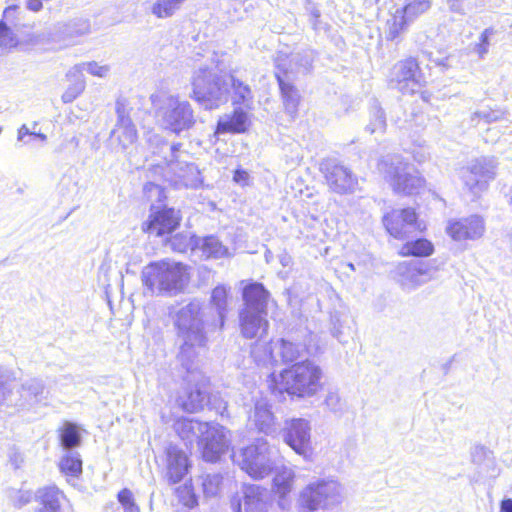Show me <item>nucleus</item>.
Wrapping results in <instances>:
<instances>
[{
	"mask_svg": "<svg viewBox=\"0 0 512 512\" xmlns=\"http://www.w3.org/2000/svg\"><path fill=\"white\" fill-rule=\"evenodd\" d=\"M186 0H156L150 7V12L157 19H167L180 10Z\"/></svg>",
	"mask_w": 512,
	"mask_h": 512,
	"instance_id": "38",
	"label": "nucleus"
},
{
	"mask_svg": "<svg viewBox=\"0 0 512 512\" xmlns=\"http://www.w3.org/2000/svg\"><path fill=\"white\" fill-rule=\"evenodd\" d=\"M59 469L66 477L78 478L82 473V460L77 451L68 450L62 455Z\"/></svg>",
	"mask_w": 512,
	"mask_h": 512,
	"instance_id": "35",
	"label": "nucleus"
},
{
	"mask_svg": "<svg viewBox=\"0 0 512 512\" xmlns=\"http://www.w3.org/2000/svg\"><path fill=\"white\" fill-rule=\"evenodd\" d=\"M41 506L38 512H60V501L63 498L61 491L55 487L45 488L40 496Z\"/></svg>",
	"mask_w": 512,
	"mask_h": 512,
	"instance_id": "37",
	"label": "nucleus"
},
{
	"mask_svg": "<svg viewBox=\"0 0 512 512\" xmlns=\"http://www.w3.org/2000/svg\"><path fill=\"white\" fill-rule=\"evenodd\" d=\"M207 392L196 385L194 388L187 389L185 393L178 398V404L183 410L194 413L201 410L206 402Z\"/></svg>",
	"mask_w": 512,
	"mask_h": 512,
	"instance_id": "30",
	"label": "nucleus"
},
{
	"mask_svg": "<svg viewBox=\"0 0 512 512\" xmlns=\"http://www.w3.org/2000/svg\"><path fill=\"white\" fill-rule=\"evenodd\" d=\"M18 9V6L7 7L3 12V20L1 22H6L7 25L14 24Z\"/></svg>",
	"mask_w": 512,
	"mask_h": 512,
	"instance_id": "55",
	"label": "nucleus"
},
{
	"mask_svg": "<svg viewBox=\"0 0 512 512\" xmlns=\"http://www.w3.org/2000/svg\"><path fill=\"white\" fill-rule=\"evenodd\" d=\"M118 501L123 507L124 512H140L129 489H123L118 493Z\"/></svg>",
	"mask_w": 512,
	"mask_h": 512,
	"instance_id": "49",
	"label": "nucleus"
},
{
	"mask_svg": "<svg viewBox=\"0 0 512 512\" xmlns=\"http://www.w3.org/2000/svg\"><path fill=\"white\" fill-rule=\"evenodd\" d=\"M56 33L62 39L72 40L75 37L86 35L90 32V24L87 20L75 19L55 26Z\"/></svg>",
	"mask_w": 512,
	"mask_h": 512,
	"instance_id": "34",
	"label": "nucleus"
},
{
	"mask_svg": "<svg viewBox=\"0 0 512 512\" xmlns=\"http://www.w3.org/2000/svg\"><path fill=\"white\" fill-rule=\"evenodd\" d=\"M295 478V471L289 467H281L273 477L272 490L278 496V505L282 509L289 505L287 496L294 488Z\"/></svg>",
	"mask_w": 512,
	"mask_h": 512,
	"instance_id": "27",
	"label": "nucleus"
},
{
	"mask_svg": "<svg viewBox=\"0 0 512 512\" xmlns=\"http://www.w3.org/2000/svg\"><path fill=\"white\" fill-rule=\"evenodd\" d=\"M377 169L396 193L417 194L424 187L425 181L420 174L397 155L383 157Z\"/></svg>",
	"mask_w": 512,
	"mask_h": 512,
	"instance_id": "7",
	"label": "nucleus"
},
{
	"mask_svg": "<svg viewBox=\"0 0 512 512\" xmlns=\"http://www.w3.org/2000/svg\"><path fill=\"white\" fill-rule=\"evenodd\" d=\"M17 44V39L6 22H0V46L10 48Z\"/></svg>",
	"mask_w": 512,
	"mask_h": 512,
	"instance_id": "51",
	"label": "nucleus"
},
{
	"mask_svg": "<svg viewBox=\"0 0 512 512\" xmlns=\"http://www.w3.org/2000/svg\"><path fill=\"white\" fill-rule=\"evenodd\" d=\"M382 222L386 231L396 239H405L413 230L426 228L413 208L393 209L383 216Z\"/></svg>",
	"mask_w": 512,
	"mask_h": 512,
	"instance_id": "12",
	"label": "nucleus"
},
{
	"mask_svg": "<svg viewBox=\"0 0 512 512\" xmlns=\"http://www.w3.org/2000/svg\"><path fill=\"white\" fill-rule=\"evenodd\" d=\"M398 282L406 290H415L436 279L437 267L425 262H402L396 269Z\"/></svg>",
	"mask_w": 512,
	"mask_h": 512,
	"instance_id": "15",
	"label": "nucleus"
},
{
	"mask_svg": "<svg viewBox=\"0 0 512 512\" xmlns=\"http://www.w3.org/2000/svg\"><path fill=\"white\" fill-rule=\"evenodd\" d=\"M147 142L151 146L159 147L160 145H165L164 140L157 134L148 133L147 134Z\"/></svg>",
	"mask_w": 512,
	"mask_h": 512,
	"instance_id": "58",
	"label": "nucleus"
},
{
	"mask_svg": "<svg viewBox=\"0 0 512 512\" xmlns=\"http://www.w3.org/2000/svg\"><path fill=\"white\" fill-rule=\"evenodd\" d=\"M423 160H424V157H421V158H418V159H417V161H418V162H421V161H423Z\"/></svg>",
	"mask_w": 512,
	"mask_h": 512,
	"instance_id": "64",
	"label": "nucleus"
},
{
	"mask_svg": "<svg viewBox=\"0 0 512 512\" xmlns=\"http://www.w3.org/2000/svg\"><path fill=\"white\" fill-rule=\"evenodd\" d=\"M30 501V495H26L25 498H22L21 505H24Z\"/></svg>",
	"mask_w": 512,
	"mask_h": 512,
	"instance_id": "61",
	"label": "nucleus"
},
{
	"mask_svg": "<svg viewBox=\"0 0 512 512\" xmlns=\"http://www.w3.org/2000/svg\"><path fill=\"white\" fill-rule=\"evenodd\" d=\"M228 289L225 286L219 285L212 291L211 302L216 307L220 317L221 327L224 324V317L227 308Z\"/></svg>",
	"mask_w": 512,
	"mask_h": 512,
	"instance_id": "43",
	"label": "nucleus"
},
{
	"mask_svg": "<svg viewBox=\"0 0 512 512\" xmlns=\"http://www.w3.org/2000/svg\"><path fill=\"white\" fill-rule=\"evenodd\" d=\"M84 72H87L95 77L104 78L109 74L110 67L108 65H103L95 61L82 62L70 68L68 70V75L83 77Z\"/></svg>",
	"mask_w": 512,
	"mask_h": 512,
	"instance_id": "39",
	"label": "nucleus"
},
{
	"mask_svg": "<svg viewBox=\"0 0 512 512\" xmlns=\"http://www.w3.org/2000/svg\"><path fill=\"white\" fill-rule=\"evenodd\" d=\"M21 398L23 403L20 405L43 402L46 399L44 383L38 379L25 381L21 386Z\"/></svg>",
	"mask_w": 512,
	"mask_h": 512,
	"instance_id": "33",
	"label": "nucleus"
},
{
	"mask_svg": "<svg viewBox=\"0 0 512 512\" xmlns=\"http://www.w3.org/2000/svg\"><path fill=\"white\" fill-rule=\"evenodd\" d=\"M164 179L176 187L197 189L203 185V178L192 156L181 149L180 144L172 145L164 157Z\"/></svg>",
	"mask_w": 512,
	"mask_h": 512,
	"instance_id": "6",
	"label": "nucleus"
},
{
	"mask_svg": "<svg viewBox=\"0 0 512 512\" xmlns=\"http://www.w3.org/2000/svg\"><path fill=\"white\" fill-rule=\"evenodd\" d=\"M271 408L268 400L260 397L255 400L248 416L249 423L266 435H271L277 430L276 418Z\"/></svg>",
	"mask_w": 512,
	"mask_h": 512,
	"instance_id": "21",
	"label": "nucleus"
},
{
	"mask_svg": "<svg viewBox=\"0 0 512 512\" xmlns=\"http://www.w3.org/2000/svg\"><path fill=\"white\" fill-rule=\"evenodd\" d=\"M196 249L202 252V256L205 258L220 259L224 257H230L232 254L229 249L222 245V243L214 236H208L204 238H198L195 240Z\"/></svg>",
	"mask_w": 512,
	"mask_h": 512,
	"instance_id": "31",
	"label": "nucleus"
},
{
	"mask_svg": "<svg viewBox=\"0 0 512 512\" xmlns=\"http://www.w3.org/2000/svg\"><path fill=\"white\" fill-rule=\"evenodd\" d=\"M166 454V477L172 484L180 482L188 472L189 460L187 454L174 445H169Z\"/></svg>",
	"mask_w": 512,
	"mask_h": 512,
	"instance_id": "22",
	"label": "nucleus"
},
{
	"mask_svg": "<svg viewBox=\"0 0 512 512\" xmlns=\"http://www.w3.org/2000/svg\"><path fill=\"white\" fill-rule=\"evenodd\" d=\"M144 193L151 201L161 202L166 197L164 189L153 182H149L144 186Z\"/></svg>",
	"mask_w": 512,
	"mask_h": 512,
	"instance_id": "52",
	"label": "nucleus"
},
{
	"mask_svg": "<svg viewBox=\"0 0 512 512\" xmlns=\"http://www.w3.org/2000/svg\"><path fill=\"white\" fill-rule=\"evenodd\" d=\"M192 93L190 97L204 109H217L228 101L232 89V104L243 105L250 110L252 92L248 85L226 73L223 61L211 65L200 64L191 77Z\"/></svg>",
	"mask_w": 512,
	"mask_h": 512,
	"instance_id": "1",
	"label": "nucleus"
},
{
	"mask_svg": "<svg viewBox=\"0 0 512 512\" xmlns=\"http://www.w3.org/2000/svg\"><path fill=\"white\" fill-rule=\"evenodd\" d=\"M306 351V346L286 339H277L269 343L257 342L251 351L258 366L272 368L278 363L297 360Z\"/></svg>",
	"mask_w": 512,
	"mask_h": 512,
	"instance_id": "10",
	"label": "nucleus"
},
{
	"mask_svg": "<svg viewBox=\"0 0 512 512\" xmlns=\"http://www.w3.org/2000/svg\"><path fill=\"white\" fill-rule=\"evenodd\" d=\"M293 61L294 57L288 59L279 56L276 59V67L279 70V72H276V77L281 89L284 107L286 112L290 114L292 117H294L297 114L298 106L300 103V95L297 89H295V87L291 83L285 81L280 72H283L284 75H287L289 72H293Z\"/></svg>",
	"mask_w": 512,
	"mask_h": 512,
	"instance_id": "20",
	"label": "nucleus"
},
{
	"mask_svg": "<svg viewBox=\"0 0 512 512\" xmlns=\"http://www.w3.org/2000/svg\"><path fill=\"white\" fill-rule=\"evenodd\" d=\"M500 512H512V499H505L501 502Z\"/></svg>",
	"mask_w": 512,
	"mask_h": 512,
	"instance_id": "59",
	"label": "nucleus"
},
{
	"mask_svg": "<svg viewBox=\"0 0 512 512\" xmlns=\"http://www.w3.org/2000/svg\"><path fill=\"white\" fill-rule=\"evenodd\" d=\"M118 119L111 132L113 144H117L122 150H126L137 140V130L132 120L126 115L124 108H117Z\"/></svg>",
	"mask_w": 512,
	"mask_h": 512,
	"instance_id": "24",
	"label": "nucleus"
},
{
	"mask_svg": "<svg viewBox=\"0 0 512 512\" xmlns=\"http://www.w3.org/2000/svg\"><path fill=\"white\" fill-rule=\"evenodd\" d=\"M66 78L71 84L64 91L61 98L64 103H71L84 91L86 82L84 77L69 76L68 72L66 73Z\"/></svg>",
	"mask_w": 512,
	"mask_h": 512,
	"instance_id": "42",
	"label": "nucleus"
},
{
	"mask_svg": "<svg viewBox=\"0 0 512 512\" xmlns=\"http://www.w3.org/2000/svg\"><path fill=\"white\" fill-rule=\"evenodd\" d=\"M434 253V245L431 241L420 238L406 242L400 249L401 256L428 257Z\"/></svg>",
	"mask_w": 512,
	"mask_h": 512,
	"instance_id": "36",
	"label": "nucleus"
},
{
	"mask_svg": "<svg viewBox=\"0 0 512 512\" xmlns=\"http://www.w3.org/2000/svg\"><path fill=\"white\" fill-rule=\"evenodd\" d=\"M60 440L66 451L71 450L80 444V434L75 424L65 422L60 429Z\"/></svg>",
	"mask_w": 512,
	"mask_h": 512,
	"instance_id": "41",
	"label": "nucleus"
},
{
	"mask_svg": "<svg viewBox=\"0 0 512 512\" xmlns=\"http://www.w3.org/2000/svg\"><path fill=\"white\" fill-rule=\"evenodd\" d=\"M268 506V491L254 484L244 485L232 500L235 512H267Z\"/></svg>",
	"mask_w": 512,
	"mask_h": 512,
	"instance_id": "18",
	"label": "nucleus"
},
{
	"mask_svg": "<svg viewBox=\"0 0 512 512\" xmlns=\"http://www.w3.org/2000/svg\"><path fill=\"white\" fill-rule=\"evenodd\" d=\"M230 432L219 424H206L201 436L202 456L208 462H216L230 445Z\"/></svg>",
	"mask_w": 512,
	"mask_h": 512,
	"instance_id": "16",
	"label": "nucleus"
},
{
	"mask_svg": "<svg viewBox=\"0 0 512 512\" xmlns=\"http://www.w3.org/2000/svg\"><path fill=\"white\" fill-rule=\"evenodd\" d=\"M323 371L316 363L305 360L295 363L278 374L272 373L268 387L275 396L288 394L298 399L315 396L323 388Z\"/></svg>",
	"mask_w": 512,
	"mask_h": 512,
	"instance_id": "3",
	"label": "nucleus"
},
{
	"mask_svg": "<svg viewBox=\"0 0 512 512\" xmlns=\"http://www.w3.org/2000/svg\"><path fill=\"white\" fill-rule=\"evenodd\" d=\"M233 180L241 186H246L249 183V174L244 170H236Z\"/></svg>",
	"mask_w": 512,
	"mask_h": 512,
	"instance_id": "56",
	"label": "nucleus"
},
{
	"mask_svg": "<svg viewBox=\"0 0 512 512\" xmlns=\"http://www.w3.org/2000/svg\"><path fill=\"white\" fill-rule=\"evenodd\" d=\"M390 81L402 94H414L424 85L418 63L413 58L396 63L391 70Z\"/></svg>",
	"mask_w": 512,
	"mask_h": 512,
	"instance_id": "14",
	"label": "nucleus"
},
{
	"mask_svg": "<svg viewBox=\"0 0 512 512\" xmlns=\"http://www.w3.org/2000/svg\"><path fill=\"white\" fill-rule=\"evenodd\" d=\"M269 293L262 284L252 283L247 285L243 290V300L245 307L243 310L267 312V303Z\"/></svg>",
	"mask_w": 512,
	"mask_h": 512,
	"instance_id": "28",
	"label": "nucleus"
},
{
	"mask_svg": "<svg viewBox=\"0 0 512 512\" xmlns=\"http://www.w3.org/2000/svg\"><path fill=\"white\" fill-rule=\"evenodd\" d=\"M156 105L157 121L162 128L179 134L193 126L194 113L188 101L176 95H167L159 99Z\"/></svg>",
	"mask_w": 512,
	"mask_h": 512,
	"instance_id": "9",
	"label": "nucleus"
},
{
	"mask_svg": "<svg viewBox=\"0 0 512 512\" xmlns=\"http://www.w3.org/2000/svg\"><path fill=\"white\" fill-rule=\"evenodd\" d=\"M222 478L220 475H207L203 481V490L207 496H215L220 490Z\"/></svg>",
	"mask_w": 512,
	"mask_h": 512,
	"instance_id": "50",
	"label": "nucleus"
},
{
	"mask_svg": "<svg viewBox=\"0 0 512 512\" xmlns=\"http://www.w3.org/2000/svg\"><path fill=\"white\" fill-rule=\"evenodd\" d=\"M386 127L384 112L380 108H375L372 114V119L367 126V130L371 134L383 133Z\"/></svg>",
	"mask_w": 512,
	"mask_h": 512,
	"instance_id": "48",
	"label": "nucleus"
},
{
	"mask_svg": "<svg viewBox=\"0 0 512 512\" xmlns=\"http://www.w3.org/2000/svg\"><path fill=\"white\" fill-rule=\"evenodd\" d=\"M485 230V221L479 215L450 220L446 226V233L455 241L478 240L484 235Z\"/></svg>",
	"mask_w": 512,
	"mask_h": 512,
	"instance_id": "19",
	"label": "nucleus"
},
{
	"mask_svg": "<svg viewBox=\"0 0 512 512\" xmlns=\"http://www.w3.org/2000/svg\"><path fill=\"white\" fill-rule=\"evenodd\" d=\"M290 258L285 256L282 258L281 262L284 266H286L289 263Z\"/></svg>",
	"mask_w": 512,
	"mask_h": 512,
	"instance_id": "62",
	"label": "nucleus"
},
{
	"mask_svg": "<svg viewBox=\"0 0 512 512\" xmlns=\"http://www.w3.org/2000/svg\"><path fill=\"white\" fill-rule=\"evenodd\" d=\"M179 345L178 358L189 371L206 346L202 304L198 300L173 307L170 312Z\"/></svg>",
	"mask_w": 512,
	"mask_h": 512,
	"instance_id": "2",
	"label": "nucleus"
},
{
	"mask_svg": "<svg viewBox=\"0 0 512 512\" xmlns=\"http://www.w3.org/2000/svg\"><path fill=\"white\" fill-rule=\"evenodd\" d=\"M179 501L186 507L192 508L197 504L196 496L190 484L185 483L176 489Z\"/></svg>",
	"mask_w": 512,
	"mask_h": 512,
	"instance_id": "47",
	"label": "nucleus"
},
{
	"mask_svg": "<svg viewBox=\"0 0 512 512\" xmlns=\"http://www.w3.org/2000/svg\"><path fill=\"white\" fill-rule=\"evenodd\" d=\"M497 161L494 157H481L460 170L464 184L474 194L484 190L496 176Z\"/></svg>",
	"mask_w": 512,
	"mask_h": 512,
	"instance_id": "11",
	"label": "nucleus"
},
{
	"mask_svg": "<svg viewBox=\"0 0 512 512\" xmlns=\"http://www.w3.org/2000/svg\"><path fill=\"white\" fill-rule=\"evenodd\" d=\"M198 237L191 235L189 232L177 233L169 238L167 244L175 252L184 253L188 250H196L195 240Z\"/></svg>",
	"mask_w": 512,
	"mask_h": 512,
	"instance_id": "40",
	"label": "nucleus"
},
{
	"mask_svg": "<svg viewBox=\"0 0 512 512\" xmlns=\"http://www.w3.org/2000/svg\"><path fill=\"white\" fill-rule=\"evenodd\" d=\"M180 212L173 208L158 209L154 205L148 219L143 223L144 232L162 237L172 233L180 224Z\"/></svg>",
	"mask_w": 512,
	"mask_h": 512,
	"instance_id": "17",
	"label": "nucleus"
},
{
	"mask_svg": "<svg viewBox=\"0 0 512 512\" xmlns=\"http://www.w3.org/2000/svg\"><path fill=\"white\" fill-rule=\"evenodd\" d=\"M36 124H34L33 129H29L28 126L22 125L18 130L17 140L22 142L25 145L31 144L34 139H39L41 142H45L47 140V136L42 133H38L35 130Z\"/></svg>",
	"mask_w": 512,
	"mask_h": 512,
	"instance_id": "46",
	"label": "nucleus"
},
{
	"mask_svg": "<svg viewBox=\"0 0 512 512\" xmlns=\"http://www.w3.org/2000/svg\"><path fill=\"white\" fill-rule=\"evenodd\" d=\"M251 116L243 108H235L231 113H225L219 117L215 134H241L249 130Z\"/></svg>",
	"mask_w": 512,
	"mask_h": 512,
	"instance_id": "23",
	"label": "nucleus"
},
{
	"mask_svg": "<svg viewBox=\"0 0 512 512\" xmlns=\"http://www.w3.org/2000/svg\"><path fill=\"white\" fill-rule=\"evenodd\" d=\"M467 0H447L449 9L453 12L464 14L467 10Z\"/></svg>",
	"mask_w": 512,
	"mask_h": 512,
	"instance_id": "54",
	"label": "nucleus"
},
{
	"mask_svg": "<svg viewBox=\"0 0 512 512\" xmlns=\"http://www.w3.org/2000/svg\"><path fill=\"white\" fill-rule=\"evenodd\" d=\"M142 282L152 294L176 295L190 282L189 267L172 259H162L146 265Z\"/></svg>",
	"mask_w": 512,
	"mask_h": 512,
	"instance_id": "4",
	"label": "nucleus"
},
{
	"mask_svg": "<svg viewBox=\"0 0 512 512\" xmlns=\"http://www.w3.org/2000/svg\"><path fill=\"white\" fill-rule=\"evenodd\" d=\"M431 7V0H406L401 8L412 22Z\"/></svg>",
	"mask_w": 512,
	"mask_h": 512,
	"instance_id": "44",
	"label": "nucleus"
},
{
	"mask_svg": "<svg viewBox=\"0 0 512 512\" xmlns=\"http://www.w3.org/2000/svg\"><path fill=\"white\" fill-rule=\"evenodd\" d=\"M412 21L401 8H397L388 18L385 25L386 39L394 41L398 39L406 30Z\"/></svg>",
	"mask_w": 512,
	"mask_h": 512,
	"instance_id": "32",
	"label": "nucleus"
},
{
	"mask_svg": "<svg viewBox=\"0 0 512 512\" xmlns=\"http://www.w3.org/2000/svg\"><path fill=\"white\" fill-rule=\"evenodd\" d=\"M274 453L268 441L257 439L253 444L233 452V462L254 479H263L270 475L274 467Z\"/></svg>",
	"mask_w": 512,
	"mask_h": 512,
	"instance_id": "8",
	"label": "nucleus"
},
{
	"mask_svg": "<svg viewBox=\"0 0 512 512\" xmlns=\"http://www.w3.org/2000/svg\"><path fill=\"white\" fill-rule=\"evenodd\" d=\"M344 486L332 477L315 478L298 493L297 505L307 512H329L345 500Z\"/></svg>",
	"mask_w": 512,
	"mask_h": 512,
	"instance_id": "5",
	"label": "nucleus"
},
{
	"mask_svg": "<svg viewBox=\"0 0 512 512\" xmlns=\"http://www.w3.org/2000/svg\"><path fill=\"white\" fill-rule=\"evenodd\" d=\"M326 180L329 187L339 194L353 192L357 186V179L341 165L332 166L326 174Z\"/></svg>",
	"mask_w": 512,
	"mask_h": 512,
	"instance_id": "26",
	"label": "nucleus"
},
{
	"mask_svg": "<svg viewBox=\"0 0 512 512\" xmlns=\"http://www.w3.org/2000/svg\"><path fill=\"white\" fill-rule=\"evenodd\" d=\"M347 266H348V268H349V269H351L352 271H354V270H355V267H354V265H353L352 263H348V264H347Z\"/></svg>",
	"mask_w": 512,
	"mask_h": 512,
	"instance_id": "63",
	"label": "nucleus"
},
{
	"mask_svg": "<svg viewBox=\"0 0 512 512\" xmlns=\"http://www.w3.org/2000/svg\"><path fill=\"white\" fill-rule=\"evenodd\" d=\"M476 116L483 117L486 122L496 121L498 118L496 116H492L490 114L485 113H475Z\"/></svg>",
	"mask_w": 512,
	"mask_h": 512,
	"instance_id": "60",
	"label": "nucleus"
},
{
	"mask_svg": "<svg viewBox=\"0 0 512 512\" xmlns=\"http://www.w3.org/2000/svg\"><path fill=\"white\" fill-rule=\"evenodd\" d=\"M12 396V381L4 370L0 366V406L7 404L11 401Z\"/></svg>",
	"mask_w": 512,
	"mask_h": 512,
	"instance_id": "45",
	"label": "nucleus"
},
{
	"mask_svg": "<svg viewBox=\"0 0 512 512\" xmlns=\"http://www.w3.org/2000/svg\"><path fill=\"white\" fill-rule=\"evenodd\" d=\"M282 439L296 454L307 458L312 452L311 425L303 418H292L284 422Z\"/></svg>",
	"mask_w": 512,
	"mask_h": 512,
	"instance_id": "13",
	"label": "nucleus"
},
{
	"mask_svg": "<svg viewBox=\"0 0 512 512\" xmlns=\"http://www.w3.org/2000/svg\"><path fill=\"white\" fill-rule=\"evenodd\" d=\"M267 312L242 310L240 313L241 334L248 339L262 337L267 334L269 322Z\"/></svg>",
	"mask_w": 512,
	"mask_h": 512,
	"instance_id": "25",
	"label": "nucleus"
},
{
	"mask_svg": "<svg viewBox=\"0 0 512 512\" xmlns=\"http://www.w3.org/2000/svg\"><path fill=\"white\" fill-rule=\"evenodd\" d=\"M491 32L489 29H485L480 37H479V43L475 46V52L480 58H484L485 55L489 51V38H490Z\"/></svg>",
	"mask_w": 512,
	"mask_h": 512,
	"instance_id": "53",
	"label": "nucleus"
},
{
	"mask_svg": "<svg viewBox=\"0 0 512 512\" xmlns=\"http://www.w3.org/2000/svg\"><path fill=\"white\" fill-rule=\"evenodd\" d=\"M340 397L335 392H329L326 396L325 403L332 410H336L339 406Z\"/></svg>",
	"mask_w": 512,
	"mask_h": 512,
	"instance_id": "57",
	"label": "nucleus"
},
{
	"mask_svg": "<svg viewBox=\"0 0 512 512\" xmlns=\"http://www.w3.org/2000/svg\"><path fill=\"white\" fill-rule=\"evenodd\" d=\"M206 424L195 419L181 418L175 423V431L187 443H192L195 440L201 441Z\"/></svg>",
	"mask_w": 512,
	"mask_h": 512,
	"instance_id": "29",
	"label": "nucleus"
}]
</instances>
